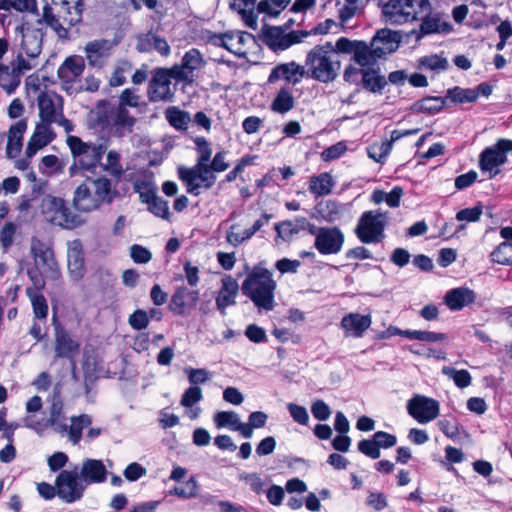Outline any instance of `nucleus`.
<instances>
[{"instance_id": "f257e3e1", "label": "nucleus", "mask_w": 512, "mask_h": 512, "mask_svg": "<svg viewBox=\"0 0 512 512\" xmlns=\"http://www.w3.org/2000/svg\"><path fill=\"white\" fill-rule=\"evenodd\" d=\"M30 253L35 266L34 268L28 269L27 273L34 288L41 290L44 288L46 280L56 281L60 278V268L49 242L38 237H32Z\"/></svg>"}, {"instance_id": "f03ea898", "label": "nucleus", "mask_w": 512, "mask_h": 512, "mask_svg": "<svg viewBox=\"0 0 512 512\" xmlns=\"http://www.w3.org/2000/svg\"><path fill=\"white\" fill-rule=\"evenodd\" d=\"M305 66L307 73L320 82L333 81L341 66L337 51L330 42L317 45L309 51L306 57Z\"/></svg>"}, {"instance_id": "7ed1b4c3", "label": "nucleus", "mask_w": 512, "mask_h": 512, "mask_svg": "<svg viewBox=\"0 0 512 512\" xmlns=\"http://www.w3.org/2000/svg\"><path fill=\"white\" fill-rule=\"evenodd\" d=\"M97 121L108 133L117 138H122L132 133L136 124V118L128 109L115 106L106 101L98 103L96 108Z\"/></svg>"}, {"instance_id": "20e7f679", "label": "nucleus", "mask_w": 512, "mask_h": 512, "mask_svg": "<svg viewBox=\"0 0 512 512\" xmlns=\"http://www.w3.org/2000/svg\"><path fill=\"white\" fill-rule=\"evenodd\" d=\"M429 0H389L382 4V13L390 24H404L419 20L430 13Z\"/></svg>"}, {"instance_id": "39448f33", "label": "nucleus", "mask_w": 512, "mask_h": 512, "mask_svg": "<svg viewBox=\"0 0 512 512\" xmlns=\"http://www.w3.org/2000/svg\"><path fill=\"white\" fill-rule=\"evenodd\" d=\"M66 143L71 151L75 163L80 165L82 170L94 169L102 159L106 151L103 144L84 142L80 137L69 135Z\"/></svg>"}, {"instance_id": "423d86ee", "label": "nucleus", "mask_w": 512, "mask_h": 512, "mask_svg": "<svg viewBox=\"0 0 512 512\" xmlns=\"http://www.w3.org/2000/svg\"><path fill=\"white\" fill-rule=\"evenodd\" d=\"M40 208L45 219L54 225L72 229L78 224L77 218L72 215L65 201L61 198L46 195L41 200Z\"/></svg>"}, {"instance_id": "0eeeda50", "label": "nucleus", "mask_w": 512, "mask_h": 512, "mask_svg": "<svg viewBox=\"0 0 512 512\" xmlns=\"http://www.w3.org/2000/svg\"><path fill=\"white\" fill-rule=\"evenodd\" d=\"M386 215L379 210L364 212L355 228L362 243H378L384 238Z\"/></svg>"}, {"instance_id": "6e6552de", "label": "nucleus", "mask_w": 512, "mask_h": 512, "mask_svg": "<svg viewBox=\"0 0 512 512\" xmlns=\"http://www.w3.org/2000/svg\"><path fill=\"white\" fill-rule=\"evenodd\" d=\"M512 151V140L499 139L493 146L485 148L479 156V167L493 178L500 173V166L506 163L507 153Z\"/></svg>"}, {"instance_id": "1a4fd4ad", "label": "nucleus", "mask_w": 512, "mask_h": 512, "mask_svg": "<svg viewBox=\"0 0 512 512\" xmlns=\"http://www.w3.org/2000/svg\"><path fill=\"white\" fill-rule=\"evenodd\" d=\"M55 485L57 495L63 501L72 503L82 498L86 489L85 483L79 475L78 467L73 470H63L57 476Z\"/></svg>"}, {"instance_id": "9d476101", "label": "nucleus", "mask_w": 512, "mask_h": 512, "mask_svg": "<svg viewBox=\"0 0 512 512\" xmlns=\"http://www.w3.org/2000/svg\"><path fill=\"white\" fill-rule=\"evenodd\" d=\"M311 235L315 236L314 246L322 255L337 254L344 243V234L338 227H311Z\"/></svg>"}, {"instance_id": "9b49d317", "label": "nucleus", "mask_w": 512, "mask_h": 512, "mask_svg": "<svg viewBox=\"0 0 512 512\" xmlns=\"http://www.w3.org/2000/svg\"><path fill=\"white\" fill-rule=\"evenodd\" d=\"M180 178L186 182L188 192L198 195L200 187L210 188L215 182V176L208 163H197L194 167L179 168Z\"/></svg>"}, {"instance_id": "f8f14e48", "label": "nucleus", "mask_w": 512, "mask_h": 512, "mask_svg": "<svg viewBox=\"0 0 512 512\" xmlns=\"http://www.w3.org/2000/svg\"><path fill=\"white\" fill-rule=\"evenodd\" d=\"M307 36L308 31L285 33L280 27H264L262 32L263 42L273 51L285 50L293 44L302 42Z\"/></svg>"}, {"instance_id": "ddd939ff", "label": "nucleus", "mask_w": 512, "mask_h": 512, "mask_svg": "<svg viewBox=\"0 0 512 512\" xmlns=\"http://www.w3.org/2000/svg\"><path fill=\"white\" fill-rule=\"evenodd\" d=\"M407 411L419 423L436 419L440 412L439 402L423 395H415L407 402Z\"/></svg>"}, {"instance_id": "4468645a", "label": "nucleus", "mask_w": 512, "mask_h": 512, "mask_svg": "<svg viewBox=\"0 0 512 512\" xmlns=\"http://www.w3.org/2000/svg\"><path fill=\"white\" fill-rule=\"evenodd\" d=\"M213 421L217 428L227 427L233 431H238L245 438H250L256 427V412L250 414L248 423H242L239 415L234 411L217 412L213 416Z\"/></svg>"}, {"instance_id": "2eb2a0df", "label": "nucleus", "mask_w": 512, "mask_h": 512, "mask_svg": "<svg viewBox=\"0 0 512 512\" xmlns=\"http://www.w3.org/2000/svg\"><path fill=\"white\" fill-rule=\"evenodd\" d=\"M41 122L53 124L63 113V98L53 91L41 92L37 97Z\"/></svg>"}, {"instance_id": "dca6fc26", "label": "nucleus", "mask_w": 512, "mask_h": 512, "mask_svg": "<svg viewBox=\"0 0 512 512\" xmlns=\"http://www.w3.org/2000/svg\"><path fill=\"white\" fill-rule=\"evenodd\" d=\"M171 78H174L171 68L159 69L155 72L148 89L150 101H172L174 92L171 89Z\"/></svg>"}, {"instance_id": "f3484780", "label": "nucleus", "mask_w": 512, "mask_h": 512, "mask_svg": "<svg viewBox=\"0 0 512 512\" xmlns=\"http://www.w3.org/2000/svg\"><path fill=\"white\" fill-rule=\"evenodd\" d=\"M205 64L202 54L197 49L187 51L180 65H174L171 68L172 76L179 81L191 82L194 71L200 69Z\"/></svg>"}, {"instance_id": "a211bd4d", "label": "nucleus", "mask_w": 512, "mask_h": 512, "mask_svg": "<svg viewBox=\"0 0 512 512\" xmlns=\"http://www.w3.org/2000/svg\"><path fill=\"white\" fill-rule=\"evenodd\" d=\"M276 286V281L272 279V273L258 266V310L270 311L273 309Z\"/></svg>"}, {"instance_id": "6ab92c4d", "label": "nucleus", "mask_w": 512, "mask_h": 512, "mask_svg": "<svg viewBox=\"0 0 512 512\" xmlns=\"http://www.w3.org/2000/svg\"><path fill=\"white\" fill-rule=\"evenodd\" d=\"M401 39L398 31L383 28L376 32L370 44L374 48V53L382 59L398 49Z\"/></svg>"}, {"instance_id": "aec40b11", "label": "nucleus", "mask_w": 512, "mask_h": 512, "mask_svg": "<svg viewBox=\"0 0 512 512\" xmlns=\"http://www.w3.org/2000/svg\"><path fill=\"white\" fill-rule=\"evenodd\" d=\"M21 50L28 57L37 59L42 51L44 33L40 28L22 26Z\"/></svg>"}, {"instance_id": "412c9836", "label": "nucleus", "mask_w": 512, "mask_h": 512, "mask_svg": "<svg viewBox=\"0 0 512 512\" xmlns=\"http://www.w3.org/2000/svg\"><path fill=\"white\" fill-rule=\"evenodd\" d=\"M56 134L51 128V124L40 122L36 125L35 130L27 144L26 157H33L40 149L51 143Z\"/></svg>"}, {"instance_id": "4be33fe9", "label": "nucleus", "mask_w": 512, "mask_h": 512, "mask_svg": "<svg viewBox=\"0 0 512 512\" xmlns=\"http://www.w3.org/2000/svg\"><path fill=\"white\" fill-rule=\"evenodd\" d=\"M67 260L70 277L75 281L82 279L85 274V260L80 240H73L68 243Z\"/></svg>"}, {"instance_id": "5701e85b", "label": "nucleus", "mask_w": 512, "mask_h": 512, "mask_svg": "<svg viewBox=\"0 0 512 512\" xmlns=\"http://www.w3.org/2000/svg\"><path fill=\"white\" fill-rule=\"evenodd\" d=\"M112 43L108 40L90 41L84 47L86 59L90 66L101 68L111 54Z\"/></svg>"}, {"instance_id": "b1692460", "label": "nucleus", "mask_w": 512, "mask_h": 512, "mask_svg": "<svg viewBox=\"0 0 512 512\" xmlns=\"http://www.w3.org/2000/svg\"><path fill=\"white\" fill-rule=\"evenodd\" d=\"M371 323L372 319L370 315L349 313L342 318L340 327L345 331V336L360 338L371 326Z\"/></svg>"}, {"instance_id": "393cba45", "label": "nucleus", "mask_w": 512, "mask_h": 512, "mask_svg": "<svg viewBox=\"0 0 512 512\" xmlns=\"http://www.w3.org/2000/svg\"><path fill=\"white\" fill-rule=\"evenodd\" d=\"M307 74L305 67L294 61L280 64L272 69L268 82L274 83L280 78L285 79L289 83L297 84Z\"/></svg>"}, {"instance_id": "a878e982", "label": "nucleus", "mask_w": 512, "mask_h": 512, "mask_svg": "<svg viewBox=\"0 0 512 512\" xmlns=\"http://www.w3.org/2000/svg\"><path fill=\"white\" fill-rule=\"evenodd\" d=\"M79 475L85 486L93 483H102L107 478V469L101 460L85 459L79 470Z\"/></svg>"}, {"instance_id": "bb28decb", "label": "nucleus", "mask_w": 512, "mask_h": 512, "mask_svg": "<svg viewBox=\"0 0 512 512\" xmlns=\"http://www.w3.org/2000/svg\"><path fill=\"white\" fill-rule=\"evenodd\" d=\"M85 62L83 57L72 55L65 59V61L58 68L57 74L59 79L69 84L74 82L84 71Z\"/></svg>"}, {"instance_id": "cd10ccee", "label": "nucleus", "mask_w": 512, "mask_h": 512, "mask_svg": "<svg viewBox=\"0 0 512 512\" xmlns=\"http://www.w3.org/2000/svg\"><path fill=\"white\" fill-rule=\"evenodd\" d=\"M84 9L85 0H63L57 8V13L68 27H72L81 21Z\"/></svg>"}, {"instance_id": "c85d7f7f", "label": "nucleus", "mask_w": 512, "mask_h": 512, "mask_svg": "<svg viewBox=\"0 0 512 512\" xmlns=\"http://www.w3.org/2000/svg\"><path fill=\"white\" fill-rule=\"evenodd\" d=\"M475 299L476 294L473 290L459 287L449 290L445 295L444 302L450 310L457 311L472 304Z\"/></svg>"}, {"instance_id": "c756f323", "label": "nucleus", "mask_w": 512, "mask_h": 512, "mask_svg": "<svg viewBox=\"0 0 512 512\" xmlns=\"http://www.w3.org/2000/svg\"><path fill=\"white\" fill-rule=\"evenodd\" d=\"M73 203L78 210L89 212L100 207V201L94 196L89 182L79 185L75 191Z\"/></svg>"}, {"instance_id": "7c9ffc66", "label": "nucleus", "mask_w": 512, "mask_h": 512, "mask_svg": "<svg viewBox=\"0 0 512 512\" xmlns=\"http://www.w3.org/2000/svg\"><path fill=\"white\" fill-rule=\"evenodd\" d=\"M27 129V121L21 119L13 124L7 135L6 155L8 158H15L21 151L23 135Z\"/></svg>"}, {"instance_id": "2f4dec72", "label": "nucleus", "mask_w": 512, "mask_h": 512, "mask_svg": "<svg viewBox=\"0 0 512 512\" xmlns=\"http://www.w3.org/2000/svg\"><path fill=\"white\" fill-rule=\"evenodd\" d=\"M199 300V292L187 287H179L172 296L171 309L178 314H183L186 308L194 307Z\"/></svg>"}, {"instance_id": "473e14b6", "label": "nucleus", "mask_w": 512, "mask_h": 512, "mask_svg": "<svg viewBox=\"0 0 512 512\" xmlns=\"http://www.w3.org/2000/svg\"><path fill=\"white\" fill-rule=\"evenodd\" d=\"M63 407L64 405L60 397V393L55 390L51 397L48 419L50 420V423L53 424V430L62 436L67 432V424L65 423V417L63 416Z\"/></svg>"}, {"instance_id": "72a5a7b5", "label": "nucleus", "mask_w": 512, "mask_h": 512, "mask_svg": "<svg viewBox=\"0 0 512 512\" xmlns=\"http://www.w3.org/2000/svg\"><path fill=\"white\" fill-rule=\"evenodd\" d=\"M313 225L314 224L310 223L305 217H300L294 220L283 221L277 224L275 229L279 237L288 241L301 231L307 230L310 234L311 227H313Z\"/></svg>"}, {"instance_id": "f704fd0d", "label": "nucleus", "mask_w": 512, "mask_h": 512, "mask_svg": "<svg viewBox=\"0 0 512 512\" xmlns=\"http://www.w3.org/2000/svg\"><path fill=\"white\" fill-rule=\"evenodd\" d=\"M55 341L56 357L72 358L79 350V344L74 341L65 330L61 328H56Z\"/></svg>"}, {"instance_id": "c9c22d12", "label": "nucleus", "mask_w": 512, "mask_h": 512, "mask_svg": "<svg viewBox=\"0 0 512 512\" xmlns=\"http://www.w3.org/2000/svg\"><path fill=\"white\" fill-rule=\"evenodd\" d=\"M238 291V284L232 277L227 276L222 279V288L216 298L218 309L224 312V309L234 303L235 295Z\"/></svg>"}, {"instance_id": "e433bc0d", "label": "nucleus", "mask_w": 512, "mask_h": 512, "mask_svg": "<svg viewBox=\"0 0 512 512\" xmlns=\"http://www.w3.org/2000/svg\"><path fill=\"white\" fill-rule=\"evenodd\" d=\"M361 76L363 87L372 93H381L387 84L386 78L380 75L379 69H361Z\"/></svg>"}, {"instance_id": "4c0bfd02", "label": "nucleus", "mask_w": 512, "mask_h": 512, "mask_svg": "<svg viewBox=\"0 0 512 512\" xmlns=\"http://www.w3.org/2000/svg\"><path fill=\"white\" fill-rule=\"evenodd\" d=\"M93 189L94 196L103 203H111L116 195V190L112 188L111 181L106 177L88 181Z\"/></svg>"}, {"instance_id": "58836bf2", "label": "nucleus", "mask_w": 512, "mask_h": 512, "mask_svg": "<svg viewBox=\"0 0 512 512\" xmlns=\"http://www.w3.org/2000/svg\"><path fill=\"white\" fill-rule=\"evenodd\" d=\"M42 19L49 27H51V29L57 34L59 38H68V31L70 27L67 26V23L63 22L57 11L54 12L52 7L46 5L43 8Z\"/></svg>"}, {"instance_id": "ea45409f", "label": "nucleus", "mask_w": 512, "mask_h": 512, "mask_svg": "<svg viewBox=\"0 0 512 512\" xmlns=\"http://www.w3.org/2000/svg\"><path fill=\"white\" fill-rule=\"evenodd\" d=\"M379 59L381 57L374 53V48L371 44H367L364 41L358 42L353 60L362 67L361 69L375 65Z\"/></svg>"}, {"instance_id": "a19ab883", "label": "nucleus", "mask_w": 512, "mask_h": 512, "mask_svg": "<svg viewBox=\"0 0 512 512\" xmlns=\"http://www.w3.org/2000/svg\"><path fill=\"white\" fill-rule=\"evenodd\" d=\"M138 47L141 51H150L154 49L164 56H167L170 53V46L167 41L154 33H147L140 38Z\"/></svg>"}, {"instance_id": "79ce46f5", "label": "nucleus", "mask_w": 512, "mask_h": 512, "mask_svg": "<svg viewBox=\"0 0 512 512\" xmlns=\"http://www.w3.org/2000/svg\"><path fill=\"white\" fill-rule=\"evenodd\" d=\"M92 423V418L87 414L74 416L71 418V425L67 426L69 440L73 444H78L82 437L83 429L89 427Z\"/></svg>"}, {"instance_id": "37998d69", "label": "nucleus", "mask_w": 512, "mask_h": 512, "mask_svg": "<svg viewBox=\"0 0 512 512\" xmlns=\"http://www.w3.org/2000/svg\"><path fill=\"white\" fill-rule=\"evenodd\" d=\"M256 0H232L230 6L236 10L244 20V22L251 28H255L256 17L254 16Z\"/></svg>"}, {"instance_id": "c03bdc74", "label": "nucleus", "mask_w": 512, "mask_h": 512, "mask_svg": "<svg viewBox=\"0 0 512 512\" xmlns=\"http://www.w3.org/2000/svg\"><path fill=\"white\" fill-rule=\"evenodd\" d=\"M21 83V77L10 65H0V87L8 94L13 93Z\"/></svg>"}, {"instance_id": "a18cd8bd", "label": "nucleus", "mask_w": 512, "mask_h": 512, "mask_svg": "<svg viewBox=\"0 0 512 512\" xmlns=\"http://www.w3.org/2000/svg\"><path fill=\"white\" fill-rule=\"evenodd\" d=\"M256 232V222L249 228H243L240 224H235L230 227L227 232L226 240L237 246L241 244L243 241L252 237V235Z\"/></svg>"}, {"instance_id": "49530a36", "label": "nucleus", "mask_w": 512, "mask_h": 512, "mask_svg": "<svg viewBox=\"0 0 512 512\" xmlns=\"http://www.w3.org/2000/svg\"><path fill=\"white\" fill-rule=\"evenodd\" d=\"M334 181L328 173H321L310 180L309 190L317 196L327 195L331 192Z\"/></svg>"}, {"instance_id": "de8ad7c7", "label": "nucleus", "mask_w": 512, "mask_h": 512, "mask_svg": "<svg viewBox=\"0 0 512 512\" xmlns=\"http://www.w3.org/2000/svg\"><path fill=\"white\" fill-rule=\"evenodd\" d=\"M420 19H422V23L420 25L422 35L442 32L447 26L446 23L441 21L438 15L432 14L431 12L425 14Z\"/></svg>"}, {"instance_id": "09e8293b", "label": "nucleus", "mask_w": 512, "mask_h": 512, "mask_svg": "<svg viewBox=\"0 0 512 512\" xmlns=\"http://www.w3.org/2000/svg\"><path fill=\"white\" fill-rule=\"evenodd\" d=\"M446 97H426L414 103V110L417 112L434 114L443 109Z\"/></svg>"}, {"instance_id": "8fccbe9b", "label": "nucleus", "mask_w": 512, "mask_h": 512, "mask_svg": "<svg viewBox=\"0 0 512 512\" xmlns=\"http://www.w3.org/2000/svg\"><path fill=\"white\" fill-rule=\"evenodd\" d=\"M24 425L25 427L34 430L38 435H43L50 427L53 428V424L50 423L48 417L39 415L38 413L26 414L24 417Z\"/></svg>"}, {"instance_id": "3c124183", "label": "nucleus", "mask_w": 512, "mask_h": 512, "mask_svg": "<svg viewBox=\"0 0 512 512\" xmlns=\"http://www.w3.org/2000/svg\"><path fill=\"white\" fill-rule=\"evenodd\" d=\"M27 294L31 299L35 317L45 319L48 314V305L45 297L36 288L35 290L28 288Z\"/></svg>"}, {"instance_id": "603ef678", "label": "nucleus", "mask_w": 512, "mask_h": 512, "mask_svg": "<svg viewBox=\"0 0 512 512\" xmlns=\"http://www.w3.org/2000/svg\"><path fill=\"white\" fill-rule=\"evenodd\" d=\"M446 98L455 103H471L477 100L478 93L474 89L454 87L447 91Z\"/></svg>"}, {"instance_id": "864d4df0", "label": "nucleus", "mask_w": 512, "mask_h": 512, "mask_svg": "<svg viewBox=\"0 0 512 512\" xmlns=\"http://www.w3.org/2000/svg\"><path fill=\"white\" fill-rule=\"evenodd\" d=\"M294 106V98L290 91L281 89L271 104L273 111L278 113H286Z\"/></svg>"}, {"instance_id": "5fc2aeb1", "label": "nucleus", "mask_w": 512, "mask_h": 512, "mask_svg": "<svg viewBox=\"0 0 512 512\" xmlns=\"http://www.w3.org/2000/svg\"><path fill=\"white\" fill-rule=\"evenodd\" d=\"M165 115L168 122L176 129H186L190 122V115L177 107H169Z\"/></svg>"}, {"instance_id": "6e6d98bb", "label": "nucleus", "mask_w": 512, "mask_h": 512, "mask_svg": "<svg viewBox=\"0 0 512 512\" xmlns=\"http://www.w3.org/2000/svg\"><path fill=\"white\" fill-rule=\"evenodd\" d=\"M120 154L115 150H110L106 156V162L101 166L102 168L114 177H121L124 169L121 164Z\"/></svg>"}, {"instance_id": "4d7b16f0", "label": "nucleus", "mask_w": 512, "mask_h": 512, "mask_svg": "<svg viewBox=\"0 0 512 512\" xmlns=\"http://www.w3.org/2000/svg\"><path fill=\"white\" fill-rule=\"evenodd\" d=\"M442 373L447 377L453 379L456 386L459 388H466L471 384V375L467 370H456L449 366L442 368Z\"/></svg>"}, {"instance_id": "13d9d810", "label": "nucleus", "mask_w": 512, "mask_h": 512, "mask_svg": "<svg viewBox=\"0 0 512 512\" xmlns=\"http://www.w3.org/2000/svg\"><path fill=\"white\" fill-rule=\"evenodd\" d=\"M491 259L493 262L502 265H512V243H501L492 253Z\"/></svg>"}, {"instance_id": "bf43d9fd", "label": "nucleus", "mask_w": 512, "mask_h": 512, "mask_svg": "<svg viewBox=\"0 0 512 512\" xmlns=\"http://www.w3.org/2000/svg\"><path fill=\"white\" fill-rule=\"evenodd\" d=\"M149 205V210L156 216L163 219H169L170 212L168 202L157 195H151L146 199Z\"/></svg>"}, {"instance_id": "052dcab7", "label": "nucleus", "mask_w": 512, "mask_h": 512, "mask_svg": "<svg viewBox=\"0 0 512 512\" xmlns=\"http://www.w3.org/2000/svg\"><path fill=\"white\" fill-rule=\"evenodd\" d=\"M291 0H262L258 2V13L265 12L270 16H278Z\"/></svg>"}, {"instance_id": "680f3d73", "label": "nucleus", "mask_w": 512, "mask_h": 512, "mask_svg": "<svg viewBox=\"0 0 512 512\" xmlns=\"http://www.w3.org/2000/svg\"><path fill=\"white\" fill-rule=\"evenodd\" d=\"M403 336L409 339H417L425 342H440L446 339V335L443 333H436L430 331H420V330H405L403 332Z\"/></svg>"}, {"instance_id": "e2e57ef3", "label": "nucleus", "mask_w": 512, "mask_h": 512, "mask_svg": "<svg viewBox=\"0 0 512 512\" xmlns=\"http://www.w3.org/2000/svg\"><path fill=\"white\" fill-rule=\"evenodd\" d=\"M420 66L433 71L445 70L448 67V61L438 55H430L420 59Z\"/></svg>"}, {"instance_id": "0e129e2a", "label": "nucleus", "mask_w": 512, "mask_h": 512, "mask_svg": "<svg viewBox=\"0 0 512 512\" xmlns=\"http://www.w3.org/2000/svg\"><path fill=\"white\" fill-rule=\"evenodd\" d=\"M9 65L16 71V73L20 77H22V75L25 71L32 70L33 68L36 67L37 63H36V59H32V58L25 59L23 56V52H21L18 54V56L15 60L10 62Z\"/></svg>"}, {"instance_id": "69168bd1", "label": "nucleus", "mask_w": 512, "mask_h": 512, "mask_svg": "<svg viewBox=\"0 0 512 512\" xmlns=\"http://www.w3.org/2000/svg\"><path fill=\"white\" fill-rule=\"evenodd\" d=\"M202 399V390L198 386L189 387L183 394L180 404L186 408L193 407Z\"/></svg>"}, {"instance_id": "338daca9", "label": "nucleus", "mask_w": 512, "mask_h": 512, "mask_svg": "<svg viewBox=\"0 0 512 512\" xmlns=\"http://www.w3.org/2000/svg\"><path fill=\"white\" fill-rule=\"evenodd\" d=\"M358 450L372 459H378L381 455V451L377 446L373 436L371 439L361 440L358 443Z\"/></svg>"}, {"instance_id": "774afa93", "label": "nucleus", "mask_w": 512, "mask_h": 512, "mask_svg": "<svg viewBox=\"0 0 512 512\" xmlns=\"http://www.w3.org/2000/svg\"><path fill=\"white\" fill-rule=\"evenodd\" d=\"M194 142L198 152L197 163H208L212 155L209 143L203 137H197Z\"/></svg>"}]
</instances>
